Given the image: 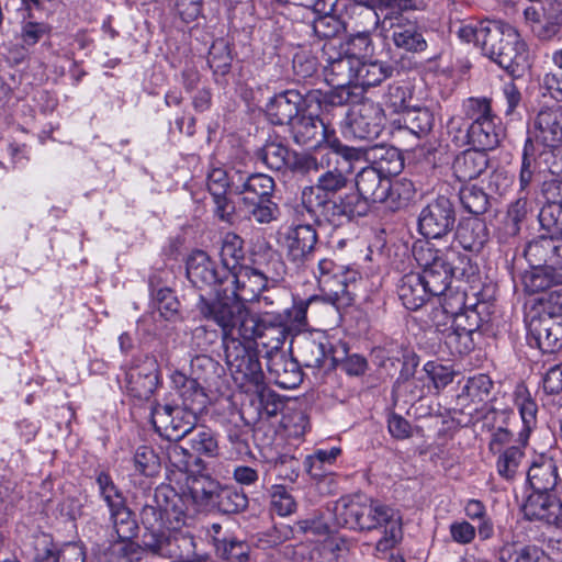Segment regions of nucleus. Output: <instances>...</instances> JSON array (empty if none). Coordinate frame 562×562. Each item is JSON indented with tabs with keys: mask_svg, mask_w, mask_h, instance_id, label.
<instances>
[{
	"mask_svg": "<svg viewBox=\"0 0 562 562\" xmlns=\"http://www.w3.org/2000/svg\"><path fill=\"white\" fill-rule=\"evenodd\" d=\"M186 505L181 495L167 484L157 486L146 497L139 516L145 528L144 550L179 562H200L192 535L177 532L186 521Z\"/></svg>",
	"mask_w": 562,
	"mask_h": 562,
	"instance_id": "1",
	"label": "nucleus"
},
{
	"mask_svg": "<svg viewBox=\"0 0 562 562\" xmlns=\"http://www.w3.org/2000/svg\"><path fill=\"white\" fill-rule=\"evenodd\" d=\"M201 319L215 323L220 328H227L250 346L256 344L266 350V359L282 347L289 335L286 324L276 315L258 317L240 302L218 303L216 305L202 304Z\"/></svg>",
	"mask_w": 562,
	"mask_h": 562,
	"instance_id": "2",
	"label": "nucleus"
},
{
	"mask_svg": "<svg viewBox=\"0 0 562 562\" xmlns=\"http://www.w3.org/2000/svg\"><path fill=\"white\" fill-rule=\"evenodd\" d=\"M349 178L338 168L318 176L316 182L302 190L301 204L316 225L328 223L340 226L353 220V213L362 210L359 198L351 192L341 194L348 187Z\"/></svg>",
	"mask_w": 562,
	"mask_h": 562,
	"instance_id": "3",
	"label": "nucleus"
},
{
	"mask_svg": "<svg viewBox=\"0 0 562 562\" xmlns=\"http://www.w3.org/2000/svg\"><path fill=\"white\" fill-rule=\"evenodd\" d=\"M458 36L467 43L473 42L484 56L513 78L522 77L526 70V44L510 24L483 20L460 26Z\"/></svg>",
	"mask_w": 562,
	"mask_h": 562,
	"instance_id": "4",
	"label": "nucleus"
},
{
	"mask_svg": "<svg viewBox=\"0 0 562 562\" xmlns=\"http://www.w3.org/2000/svg\"><path fill=\"white\" fill-rule=\"evenodd\" d=\"M338 526L359 531H375L376 553H386L402 539L401 518L396 512L379 501L361 496L341 497L334 507Z\"/></svg>",
	"mask_w": 562,
	"mask_h": 562,
	"instance_id": "5",
	"label": "nucleus"
},
{
	"mask_svg": "<svg viewBox=\"0 0 562 562\" xmlns=\"http://www.w3.org/2000/svg\"><path fill=\"white\" fill-rule=\"evenodd\" d=\"M224 369L206 355L195 356L190 363V375L175 371L170 379L179 396L184 400V409L194 417H203L207 413L209 397L206 389L216 387Z\"/></svg>",
	"mask_w": 562,
	"mask_h": 562,
	"instance_id": "6",
	"label": "nucleus"
},
{
	"mask_svg": "<svg viewBox=\"0 0 562 562\" xmlns=\"http://www.w3.org/2000/svg\"><path fill=\"white\" fill-rule=\"evenodd\" d=\"M234 194L240 195L243 207L251 220L258 224H269L276 221L280 214V207L272 200L276 182L266 173L249 172L240 167L239 173H235Z\"/></svg>",
	"mask_w": 562,
	"mask_h": 562,
	"instance_id": "7",
	"label": "nucleus"
},
{
	"mask_svg": "<svg viewBox=\"0 0 562 562\" xmlns=\"http://www.w3.org/2000/svg\"><path fill=\"white\" fill-rule=\"evenodd\" d=\"M221 329L225 359L234 382L246 393L259 392L265 385V373L257 350L227 328Z\"/></svg>",
	"mask_w": 562,
	"mask_h": 562,
	"instance_id": "8",
	"label": "nucleus"
},
{
	"mask_svg": "<svg viewBox=\"0 0 562 562\" xmlns=\"http://www.w3.org/2000/svg\"><path fill=\"white\" fill-rule=\"evenodd\" d=\"M355 183L357 192H351V195L359 198L362 210L359 213H353V218L367 215L369 202L383 203L389 200L395 202L396 199L407 202L414 195V187L411 181L392 182L391 178L371 167L362 168L356 175Z\"/></svg>",
	"mask_w": 562,
	"mask_h": 562,
	"instance_id": "9",
	"label": "nucleus"
},
{
	"mask_svg": "<svg viewBox=\"0 0 562 562\" xmlns=\"http://www.w3.org/2000/svg\"><path fill=\"white\" fill-rule=\"evenodd\" d=\"M278 278L268 276L265 271L259 269L243 266L237 270L228 271L226 288L220 289L218 293H224L222 299L209 300L200 294L199 301L195 305L196 312L201 316L202 304L216 305L218 303L228 302H251L259 296V294L269 288V284H276Z\"/></svg>",
	"mask_w": 562,
	"mask_h": 562,
	"instance_id": "10",
	"label": "nucleus"
},
{
	"mask_svg": "<svg viewBox=\"0 0 562 562\" xmlns=\"http://www.w3.org/2000/svg\"><path fill=\"white\" fill-rule=\"evenodd\" d=\"M291 133L294 142L299 145L316 148L326 144L347 161L360 158V150L344 145L336 136L330 123L325 122L318 115L300 114L291 125Z\"/></svg>",
	"mask_w": 562,
	"mask_h": 562,
	"instance_id": "11",
	"label": "nucleus"
},
{
	"mask_svg": "<svg viewBox=\"0 0 562 562\" xmlns=\"http://www.w3.org/2000/svg\"><path fill=\"white\" fill-rule=\"evenodd\" d=\"M488 321L487 305L485 302H477L463 306L452 316L449 327L441 330L442 339L452 353H468L473 347V334Z\"/></svg>",
	"mask_w": 562,
	"mask_h": 562,
	"instance_id": "12",
	"label": "nucleus"
},
{
	"mask_svg": "<svg viewBox=\"0 0 562 562\" xmlns=\"http://www.w3.org/2000/svg\"><path fill=\"white\" fill-rule=\"evenodd\" d=\"M526 142L547 153L562 146V104H542L532 119Z\"/></svg>",
	"mask_w": 562,
	"mask_h": 562,
	"instance_id": "13",
	"label": "nucleus"
},
{
	"mask_svg": "<svg viewBox=\"0 0 562 562\" xmlns=\"http://www.w3.org/2000/svg\"><path fill=\"white\" fill-rule=\"evenodd\" d=\"M530 338L542 352H554L562 348V314L543 307H531L527 314Z\"/></svg>",
	"mask_w": 562,
	"mask_h": 562,
	"instance_id": "14",
	"label": "nucleus"
},
{
	"mask_svg": "<svg viewBox=\"0 0 562 562\" xmlns=\"http://www.w3.org/2000/svg\"><path fill=\"white\" fill-rule=\"evenodd\" d=\"M282 247L286 259L296 269H306L314 261L318 246V233L313 224H292L282 234Z\"/></svg>",
	"mask_w": 562,
	"mask_h": 562,
	"instance_id": "15",
	"label": "nucleus"
},
{
	"mask_svg": "<svg viewBox=\"0 0 562 562\" xmlns=\"http://www.w3.org/2000/svg\"><path fill=\"white\" fill-rule=\"evenodd\" d=\"M516 409L519 412L522 422H531L536 418L538 407L530 397H518L513 403L503 397L494 398L481 406H468L465 416H469L473 422H507L515 416Z\"/></svg>",
	"mask_w": 562,
	"mask_h": 562,
	"instance_id": "16",
	"label": "nucleus"
},
{
	"mask_svg": "<svg viewBox=\"0 0 562 562\" xmlns=\"http://www.w3.org/2000/svg\"><path fill=\"white\" fill-rule=\"evenodd\" d=\"M524 21L535 37L541 42L552 41L562 29V1L544 0L525 8Z\"/></svg>",
	"mask_w": 562,
	"mask_h": 562,
	"instance_id": "17",
	"label": "nucleus"
},
{
	"mask_svg": "<svg viewBox=\"0 0 562 562\" xmlns=\"http://www.w3.org/2000/svg\"><path fill=\"white\" fill-rule=\"evenodd\" d=\"M385 114L373 101H363L347 113L345 133L361 140H374L383 132Z\"/></svg>",
	"mask_w": 562,
	"mask_h": 562,
	"instance_id": "18",
	"label": "nucleus"
},
{
	"mask_svg": "<svg viewBox=\"0 0 562 562\" xmlns=\"http://www.w3.org/2000/svg\"><path fill=\"white\" fill-rule=\"evenodd\" d=\"M456 210L449 198L439 195L419 213L418 231L426 238L439 239L452 232Z\"/></svg>",
	"mask_w": 562,
	"mask_h": 562,
	"instance_id": "19",
	"label": "nucleus"
},
{
	"mask_svg": "<svg viewBox=\"0 0 562 562\" xmlns=\"http://www.w3.org/2000/svg\"><path fill=\"white\" fill-rule=\"evenodd\" d=\"M228 271L217 269L216 263L202 250H196L187 260V277L193 286L203 290L210 289L215 299H222L224 293L220 289L226 288Z\"/></svg>",
	"mask_w": 562,
	"mask_h": 562,
	"instance_id": "20",
	"label": "nucleus"
},
{
	"mask_svg": "<svg viewBox=\"0 0 562 562\" xmlns=\"http://www.w3.org/2000/svg\"><path fill=\"white\" fill-rule=\"evenodd\" d=\"M159 383V366L154 357L145 356L126 372V389L131 396L148 400Z\"/></svg>",
	"mask_w": 562,
	"mask_h": 562,
	"instance_id": "21",
	"label": "nucleus"
},
{
	"mask_svg": "<svg viewBox=\"0 0 562 562\" xmlns=\"http://www.w3.org/2000/svg\"><path fill=\"white\" fill-rule=\"evenodd\" d=\"M303 105L304 98L297 90H285L269 100L266 105V115L274 125H292L301 114Z\"/></svg>",
	"mask_w": 562,
	"mask_h": 562,
	"instance_id": "22",
	"label": "nucleus"
},
{
	"mask_svg": "<svg viewBox=\"0 0 562 562\" xmlns=\"http://www.w3.org/2000/svg\"><path fill=\"white\" fill-rule=\"evenodd\" d=\"M525 257L531 265L550 267L559 270L562 265V236H539L528 243Z\"/></svg>",
	"mask_w": 562,
	"mask_h": 562,
	"instance_id": "23",
	"label": "nucleus"
},
{
	"mask_svg": "<svg viewBox=\"0 0 562 562\" xmlns=\"http://www.w3.org/2000/svg\"><path fill=\"white\" fill-rule=\"evenodd\" d=\"M295 350L296 360L306 368L319 369L328 361L330 362L329 368L335 367L333 348L325 337L321 339L312 336L303 337L296 342Z\"/></svg>",
	"mask_w": 562,
	"mask_h": 562,
	"instance_id": "24",
	"label": "nucleus"
},
{
	"mask_svg": "<svg viewBox=\"0 0 562 562\" xmlns=\"http://www.w3.org/2000/svg\"><path fill=\"white\" fill-rule=\"evenodd\" d=\"M324 54L327 56L324 72L327 82L335 87H349L353 85L359 59L349 56L347 53L329 52L324 47Z\"/></svg>",
	"mask_w": 562,
	"mask_h": 562,
	"instance_id": "25",
	"label": "nucleus"
},
{
	"mask_svg": "<svg viewBox=\"0 0 562 562\" xmlns=\"http://www.w3.org/2000/svg\"><path fill=\"white\" fill-rule=\"evenodd\" d=\"M267 369L273 383L282 389H293L302 382L299 361L296 358L289 357L284 351L269 356Z\"/></svg>",
	"mask_w": 562,
	"mask_h": 562,
	"instance_id": "26",
	"label": "nucleus"
},
{
	"mask_svg": "<svg viewBox=\"0 0 562 562\" xmlns=\"http://www.w3.org/2000/svg\"><path fill=\"white\" fill-rule=\"evenodd\" d=\"M330 304L325 297L312 295L308 299L294 297L293 305L286 308L283 314H277L286 324L289 331L291 329L301 330L307 326V314L312 316L318 314L322 306Z\"/></svg>",
	"mask_w": 562,
	"mask_h": 562,
	"instance_id": "27",
	"label": "nucleus"
},
{
	"mask_svg": "<svg viewBox=\"0 0 562 562\" xmlns=\"http://www.w3.org/2000/svg\"><path fill=\"white\" fill-rule=\"evenodd\" d=\"M488 166L487 153L473 148L456 156L452 162V171L460 182H468L480 177Z\"/></svg>",
	"mask_w": 562,
	"mask_h": 562,
	"instance_id": "28",
	"label": "nucleus"
},
{
	"mask_svg": "<svg viewBox=\"0 0 562 562\" xmlns=\"http://www.w3.org/2000/svg\"><path fill=\"white\" fill-rule=\"evenodd\" d=\"M548 153L533 146L531 142L525 143L519 170L520 194L530 195L540 182L541 171L538 158Z\"/></svg>",
	"mask_w": 562,
	"mask_h": 562,
	"instance_id": "29",
	"label": "nucleus"
},
{
	"mask_svg": "<svg viewBox=\"0 0 562 562\" xmlns=\"http://www.w3.org/2000/svg\"><path fill=\"white\" fill-rule=\"evenodd\" d=\"M192 502L200 508L211 509L221 491V483L202 471L191 474L186 481Z\"/></svg>",
	"mask_w": 562,
	"mask_h": 562,
	"instance_id": "30",
	"label": "nucleus"
},
{
	"mask_svg": "<svg viewBox=\"0 0 562 562\" xmlns=\"http://www.w3.org/2000/svg\"><path fill=\"white\" fill-rule=\"evenodd\" d=\"M398 297L407 310L420 308L432 296L420 273L411 272L403 276L397 286Z\"/></svg>",
	"mask_w": 562,
	"mask_h": 562,
	"instance_id": "31",
	"label": "nucleus"
},
{
	"mask_svg": "<svg viewBox=\"0 0 562 562\" xmlns=\"http://www.w3.org/2000/svg\"><path fill=\"white\" fill-rule=\"evenodd\" d=\"M317 268L321 274L319 283L325 292L323 297L331 305L338 306L339 304L348 303L350 297L348 296L347 284L341 279L331 276L335 269L334 261L327 258L321 259Z\"/></svg>",
	"mask_w": 562,
	"mask_h": 562,
	"instance_id": "32",
	"label": "nucleus"
},
{
	"mask_svg": "<svg viewBox=\"0 0 562 562\" xmlns=\"http://www.w3.org/2000/svg\"><path fill=\"white\" fill-rule=\"evenodd\" d=\"M531 269L521 276L524 290L529 294H544L555 285L562 284V272L550 267L531 265Z\"/></svg>",
	"mask_w": 562,
	"mask_h": 562,
	"instance_id": "33",
	"label": "nucleus"
},
{
	"mask_svg": "<svg viewBox=\"0 0 562 562\" xmlns=\"http://www.w3.org/2000/svg\"><path fill=\"white\" fill-rule=\"evenodd\" d=\"M367 157L372 161L371 168H374L380 173L391 178V176L398 175L404 167V160L401 151L384 144H376L367 150Z\"/></svg>",
	"mask_w": 562,
	"mask_h": 562,
	"instance_id": "34",
	"label": "nucleus"
},
{
	"mask_svg": "<svg viewBox=\"0 0 562 562\" xmlns=\"http://www.w3.org/2000/svg\"><path fill=\"white\" fill-rule=\"evenodd\" d=\"M87 553L82 544L68 542L61 547L47 542L36 548L33 562H86Z\"/></svg>",
	"mask_w": 562,
	"mask_h": 562,
	"instance_id": "35",
	"label": "nucleus"
},
{
	"mask_svg": "<svg viewBox=\"0 0 562 562\" xmlns=\"http://www.w3.org/2000/svg\"><path fill=\"white\" fill-rule=\"evenodd\" d=\"M527 479L535 492H549L558 483V468L552 458L538 456L529 467Z\"/></svg>",
	"mask_w": 562,
	"mask_h": 562,
	"instance_id": "36",
	"label": "nucleus"
},
{
	"mask_svg": "<svg viewBox=\"0 0 562 562\" xmlns=\"http://www.w3.org/2000/svg\"><path fill=\"white\" fill-rule=\"evenodd\" d=\"M497 117L483 120L481 122H472L468 127V139L476 149L492 150L496 148L502 138V128L497 126Z\"/></svg>",
	"mask_w": 562,
	"mask_h": 562,
	"instance_id": "37",
	"label": "nucleus"
},
{
	"mask_svg": "<svg viewBox=\"0 0 562 562\" xmlns=\"http://www.w3.org/2000/svg\"><path fill=\"white\" fill-rule=\"evenodd\" d=\"M456 240L464 250L477 254L488 240L487 227L479 218L464 220L457 228Z\"/></svg>",
	"mask_w": 562,
	"mask_h": 562,
	"instance_id": "38",
	"label": "nucleus"
},
{
	"mask_svg": "<svg viewBox=\"0 0 562 562\" xmlns=\"http://www.w3.org/2000/svg\"><path fill=\"white\" fill-rule=\"evenodd\" d=\"M553 510H559V499L548 492H535L528 496L522 512L527 519L551 524Z\"/></svg>",
	"mask_w": 562,
	"mask_h": 562,
	"instance_id": "39",
	"label": "nucleus"
},
{
	"mask_svg": "<svg viewBox=\"0 0 562 562\" xmlns=\"http://www.w3.org/2000/svg\"><path fill=\"white\" fill-rule=\"evenodd\" d=\"M493 387L491 378L486 374H477L468 380L462 394L458 396V403L462 405V414L465 415L468 406H481L488 403L487 400Z\"/></svg>",
	"mask_w": 562,
	"mask_h": 562,
	"instance_id": "40",
	"label": "nucleus"
},
{
	"mask_svg": "<svg viewBox=\"0 0 562 562\" xmlns=\"http://www.w3.org/2000/svg\"><path fill=\"white\" fill-rule=\"evenodd\" d=\"M448 257L450 258L449 266L451 267L452 277L457 280H462L469 283L471 290H473L472 294L475 295V290L481 285V276L477 263L468 255H462L454 250L448 251Z\"/></svg>",
	"mask_w": 562,
	"mask_h": 562,
	"instance_id": "41",
	"label": "nucleus"
},
{
	"mask_svg": "<svg viewBox=\"0 0 562 562\" xmlns=\"http://www.w3.org/2000/svg\"><path fill=\"white\" fill-rule=\"evenodd\" d=\"M393 67L386 63L359 60L353 85L363 89L375 87L391 77Z\"/></svg>",
	"mask_w": 562,
	"mask_h": 562,
	"instance_id": "42",
	"label": "nucleus"
},
{
	"mask_svg": "<svg viewBox=\"0 0 562 562\" xmlns=\"http://www.w3.org/2000/svg\"><path fill=\"white\" fill-rule=\"evenodd\" d=\"M499 562H551L537 546L518 542L505 543L498 551Z\"/></svg>",
	"mask_w": 562,
	"mask_h": 562,
	"instance_id": "43",
	"label": "nucleus"
},
{
	"mask_svg": "<svg viewBox=\"0 0 562 562\" xmlns=\"http://www.w3.org/2000/svg\"><path fill=\"white\" fill-rule=\"evenodd\" d=\"M394 105L403 111V121L411 133L422 136L431 131L435 122L434 114L427 108L408 106L402 100L400 104Z\"/></svg>",
	"mask_w": 562,
	"mask_h": 562,
	"instance_id": "44",
	"label": "nucleus"
},
{
	"mask_svg": "<svg viewBox=\"0 0 562 562\" xmlns=\"http://www.w3.org/2000/svg\"><path fill=\"white\" fill-rule=\"evenodd\" d=\"M109 512L110 520L117 537V541L127 542L137 536L138 525L133 513L127 507L126 502L119 504L115 507H110Z\"/></svg>",
	"mask_w": 562,
	"mask_h": 562,
	"instance_id": "45",
	"label": "nucleus"
},
{
	"mask_svg": "<svg viewBox=\"0 0 562 562\" xmlns=\"http://www.w3.org/2000/svg\"><path fill=\"white\" fill-rule=\"evenodd\" d=\"M394 45L411 53H422L427 48L423 31L414 23L398 24L392 34Z\"/></svg>",
	"mask_w": 562,
	"mask_h": 562,
	"instance_id": "46",
	"label": "nucleus"
},
{
	"mask_svg": "<svg viewBox=\"0 0 562 562\" xmlns=\"http://www.w3.org/2000/svg\"><path fill=\"white\" fill-rule=\"evenodd\" d=\"M449 259L448 257L447 260L439 262V265L435 263V267L423 271L420 274L432 296H441V294L450 290L453 277Z\"/></svg>",
	"mask_w": 562,
	"mask_h": 562,
	"instance_id": "47",
	"label": "nucleus"
},
{
	"mask_svg": "<svg viewBox=\"0 0 562 562\" xmlns=\"http://www.w3.org/2000/svg\"><path fill=\"white\" fill-rule=\"evenodd\" d=\"M292 153L280 142L268 140L258 151L257 158L269 169L281 171L288 168Z\"/></svg>",
	"mask_w": 562,
	"mask_h": 562,
	"instance_id": "48",
	"label": "nucleus"
},
{
	"mask_svg": "<svg viewBox=\"0 0 562 562\" xmlns=\"http://www.w3.org/2000/svg\"><path fill=\"white\" fill-rule=\"evenodd\" d=\"M415 7L414 0H379L376 10L366 7L364 11L371 23L376 26L380 18H383V23L397 19L401 12Z\"/></svg>",
	"mask_w": 562,
	"mask_h": 562,
	"instance_id": "49",
	"label": "nucleus"
},
{
	"mask_svg": "<svg viewBox=\"0 0 562 562\" xmlns=\"http://www.w3.org/2000/svg\"><path fill=\"white\" fill-rule=\"evenodd\" d=\"M247 506L248 498L243 491H238L233 486L222 485L211 509H217L223 514H237L246 509Z\"/></svg>",
	"mask_w": 562,
	"mask_h": 562,
	"instance_id": "50",
	"label": "nucleus"
},
{
	"mask_svg": "<svg viewBox=\"0 0 562 562\" xmlns=\"http://www.w3.org/2000/svg\"><path fill=\"white\" fill-rule=\"evenodd\" d=\"M244 240L234 233H227L222 241L220 257L222 269L226 271L237 270L243 267L239 261L244 259Z\"/></svg>",
	"mask_w": 562,
	"mask_h": 562,
	"instance_id": "51",
	"label": "nucleus"
},
{
	"mask_svg": "<svg viewBox=\"0 0 562 562\" xmlns=\"http://www.w3.org/2000/svg\"><path fill=\"white\" fill-rule=\"evenodd\" d=\"M459 198L464 210L474 215L484 214L490 207V194L474 184L462 187Z\"/></svg>",
	"mask_w": 562,
	"mask_h": 562,
	"instance_id": "52",
	"label": "nucleus"
},
{
	"mask_svg": "<svg viewBox=\"0 0 562 562\" xmlns=\"http://www.w3.org/2000/svg\"><path fill=\"white\" fill-rule=\"evenodd\" d=\"M240 166H232L229 169L222 167L212 168L207 172L206 186L211 194L215 193H227L229 191L234 194V182L233 177L235 173H239Z\"/></svg>",
	"mask_w": 562,
	"mask_h": 562,
	"instance_id": "53",
	"label": "nucleus"
},
{
	"mask_svg": "<svg viewBox=\"0 0 562 562\" xmlns=\"http://www.w3.org/2000/svg\"><path fill=\"white\" fill-rule=\"evenodd\" d=\"M270 510L280 517H286L296 512L297 503L286 486L273 484L269 491Z\"/></svg>",
	"mask_w": 562,
	"mask_h": 562,
	"instance_id": "54",
	"label": "nucleus"
},
{
	"mask_svg": "<svg viewBox=\"0 0 562 562\" xmlns=\"http://www.w3.org/2000/svg\"><path fill=\"white\" fill-rule=\"evenodd\" d=\"M169 461L175 469L187 474V477L204 469L203 461L199 457L189 453L186 448L180 446H175L171 449Z\"/></svg>",
	"mask_w": 562,
	"mask_h": 562,
	"instance_id": "55",
	"label": "nucleus"
},
{
	"mask_svg": "<svg viewBox=\"0 0 562 562\" xmlns=\"http://www.w3.org/2000/svg\"><path fill=\"white\" fill-rule=\"evenodd\" d=\"M541 227L551 234L562 236V202L559 199L547 200L538 215Z\"/></svg>",
	"mask_w": 562,
	"mask_h": 562,
	"instance_id": "56",
	"label": "nucleus"
},
{
	"mask_svg": "<svg viewBox=\"0 0 562 562\" xmlns=\"http://www.w3.org/2000/svg\"><path fill=\"white\" fill-rule=\"evenodd\" d=\"M249 551V544L235 537H228L215 549L216 555L226 562H247Z\"/></svg>",
	"mask_w": 562,
	"mask_h": 562,
	"instance_id": "57",
	"label": "nucleus"
},
{
	"mask_svg": "<svg viewBox=\"0 0 562 562\" xmlns=\"http://www.w3.org/2000/svg\"><path fill=\"white\" fill-rule=\"evenodd\" d=\"M312 29L317 38L333 40L346 32V24L339 15H324L313 21Z\"/></svg>",
	"mask_w": 562,
	"mask_h": 562,
	"instance_id": "58",
	"label": "nucleus"
},
{
	"mask_svg": "<svg viewBox=\"0 0 562 562\" xmlns=\"http://www.w3.org/2000/svg\"><path fill=\"white\" fill-rule=\"evenodd\" d=\"M191 428V434L188 436L191 449L207 457L216 456L218 451V445L213 432L204 427H202L200 430H196L194 426Z\"/></svg>",
	"mask_w": 562,
	"mask_h": 562,
	"instance_id": "59",
	"label": "nucleus"
},
{
	"mask_svg": "<svg viewBox=\"0 0 562 562\" xmlns=\"http://www.w3.org/2000/svg\"><path fill=\"white\" fill-rule=\"evenodd\" d=\"M515 429L509 428H498L497 431L493 435V440L491 441V449H494L496 445H506V443H518L522 447L527 445V441L530 436V427L529 424H514Z\"/></svg>",
	"mask_w": 562,
	"mask_h": 562,
	"instance_id": "60",
	"label": "nucleus"
},
{
	"mask_svg": "<svg viewBox=\"0 0 562 562\" xmlns=\"http://www.w3.org/2000/svg\"><path fill=\"white\" fill-rule=\"evenodd\" d=\"M271 468L278 471L280 479L295 483L300 476V461L294 456L288 453L278 454L269 461Z\"/></svg>",
	"mask_w": 562,
	"mask_h": 562,
	"instance_id": "61",
	"label": "nucleus"
},
{
	"mask_svg": "<svg viewBox=\"0 0 562 562\" xmlns=\"http://www.w3.org/2000/svg\"><path fill=\"white\" fill-rule=\"evenodd\" d=\"M448 251L450 250L436 249L429 243L415 244L413 247L414 258L423 268V271L435 267V263L439 265V262L447 260Z\"/></svg>",
	"mask_w": 562,
	"mask_h": 562,
	"instance_id": "62",
	"label": "nucleus"
},
{
	"mask_svg": "<svg viewBox=\"0 0 562 562\" xmlns=\"http://www.w3.org/2000/svg\"><path fill=\"white\" fill-rule=\"evenodd\" d=\"M134 464L140 474L148 477L156 476L160 471L159 457L147 446H142L136 450Z\"/></svg>",
	"mask_w": 562,
	"mask_h": 562,
	"instance_id": "63",
	"label": "nucleus"
},
{
	"mask_svg": "<svg viewBox=\"0 0 562 562\" xmlns=\"http://www.w3.org/2000/svg\"><path fill=\"white\" fill-rule=\"evenodd\" d=\"M524 453L518 446H512L506 449L497 460V472L506 479L513 480Z\"/></svg>",
	"mask_w": 562,
	"mask_h": 562,
	"instance_id": "64",
	"label": "nucleus"
}]
</instances>
